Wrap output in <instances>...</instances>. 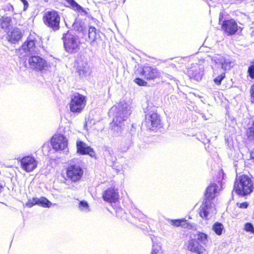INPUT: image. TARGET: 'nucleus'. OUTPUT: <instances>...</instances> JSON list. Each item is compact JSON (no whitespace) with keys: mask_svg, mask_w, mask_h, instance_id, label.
Wrapping results in <instances>:
<instances>
[{"mask_svg":"<svg viewBox=\"0 0 254 254\" xmlns=\"http://www.w3.org/2000/svg\"><path fill=\"white\" fill-rule=\"evenodd\" d=\"M79 208L80 210L84 212H88L89 211V205L88 203L84 200L80 201L79 203Z\"/></svg>","mask_w":254,"mask_h":254,"instance_id":"obj_31","label":"nucleus"},{"mask_svg":"<svg viewBox=\"0 0 254 254\" xmlns=\"http://www.w3.org/2000/svg\"><path fill=\"white\" fill-rule=\"evenodd\" d=\"M194 237V239L202 244H206L208 242V235L204 233L198 232L195 235Z\"/></svg>","mask_w":254,"mask_h":254,"instance_id":"obj_28","label":"nucleus"},{"mask_svg":"<svg viewBox=\"0 0 254 254\" xmlns=\"http://www.w3.org/2000/svg\"><path fill=\"white\" fill-rule=\"evenodd\" d=\"M73 29L83 34L86 32V26L84 22L80 19H76L72 24Z\"/></svg>","mask_w":254,"mask_h":254,"instance_id":"obj_22","label":"nucleus"},{"mask_svg":"<svg viewBox=\"0 0 254 254\" xmlns=\"http://www.w3.org/2000/svg\"><path fill=\"white\" fill-rule=\"evenodd\" d=\"M250 159L254 162V149L250 152Z\"/></svg>","mask_w":254,"mask_h":254,"instance_id":"obj_44","label":"nucleus"},{"mask_svg":"<svg viewBox=\"0 0 254 254\" xmlns=\"http://www.w3.org/2000/svg\"><path fill=\"white\" fill-rule=\"evenodd\" d=\"M35 197H33L31 199H29L28 201L25 204L26 206L30 208L33 206L34 205H36V204L35 203Z\"/></svg>","mask_w":254,"mask_h":254,"instance_id":"obj_38","label":"nucleus"},{"mask_svg":"<svg viewBox=\"0 0 254 254\" xmlns=\"http://www.w3.org/2000/svg\"><path fill=\"white\" fill-rule=\"evenodd\" d=\"M186 221L185 219L170 220V223L173 226L179 227L182 225V222H185Z\"/></svg>","mask_w":254,"mask_h":254,"instance_id":"obj_33","label":"nucleus"},{"mask_svg":"<svg viewBox=\"0 0 254 254\" xmlns=\"http://www.w3.org/2000/svg\"><path fill=\"white\" fill-rule=\"evenodd\" d=\"M212 229L217 235H221L224 230V226L221 223L215 222L212 227Z\"/></svg>","mask_w":254,"mask_h":254,"instance_id":"obj_29","label":"nucleus"},{"mask_svg":"<svg viewBox=\"0 0 254 254\" xmlns=\"http://www.w3.org/2000/svg\"><path fill=\"white\" fill-rule=\"evenodd\" d=\"M62 39L66 52L73 54L79 50L80 42L77 36L68 31L63 34Z\"/></svg>","mask_w":254,"mask_h":254,"instance_id":"obj_4","label":"nucleus"},{"mask_svg":"<svg viewBox=\"0 0 254 254\" xmlns=\"http://www.w3.org/2000/svg\"><path fill=\"white\" fill-rule=\"evenodd\" d=\"M251 94L253 98L254 99V84L252 85L251 89Z\"/></svg>","mask_w":254,"mask_h":254,"instance_id":"obj_43","label":"nucleus"},{"mask_svg":"<svg viewBox=\"0 0 254 254\" xmlns=\"http://www.w3.org/2000/svg\"><path fill=\"white\" fill-rule=\"evenodd\" d=\"M248 72L249 76L252 79H254V65H251L249 67Z\"/></svg>","mask_w":254,"mask_h":254,"instance_id":"obj_36","label":"nucleus"},{"mask_svg":"<svg viewBox=\"0 0 254 254\" xmlns=\"http://www.w3.org/2000/svg\"><path fill=\"white\" fill-rule=\"evenodd\" d=\"M125 1H126V0H123V2H124V3H125Z\"/></svg>","mask_w":254,"mask_h":254,"instance_id":"obj_47","label":"nucleus"},{"mask_svg":"<svg viewBox=\"0 0 254 254\" xmlns=\"http://www.w3.org/2000/svg\"><path fill=\"white\" fill-rule=\"evenodd\" d=\"M11 19L10 17L2 16L0 18V25L2 29L7 32L11 26Z\"/></svg>","mask_w":254,"mask_h":254,"instance_id":"obj_25","label":"nucleus"},{"mask_svg":"<svg viewBox=\"0 0 254 254\" xmlns=\"http://www.w3.org/2000/svg\"><path fill=\"white\" fill-rule=\"evenodd\" d=\"M20 1L23 3L24 5L23 10H26L29 5L28 1L26 0H20Z\"/></svg>","mask_w":254,"mask_h":254,"instance_id":"obj_41","label":"nucleus"},{"mask_svg":"<svg viewBox=\"0 0 254 254\" xmlns=\"http://www.w3.org/2000/svg\"><path fill=\"white\" fill-rule=\"evenodd\" d=\"M188 73L190 78L199 81L203 76V70L200 65L196 64L191 67L188 70Z\"/></svg>","mask_w":254,"mask_h":254,"instance_id":"obj_18","label":"nucleus"},{"mask_svg":"<svg viewBox=\"0 0 254 254\" xmlns=\"http://www.w3.org/2000/svg\"><path fill=\"white\" fill-rule=\"evenodd\" d=\"M244 229L247 232H250L252 234H254V227L251 223H246L245 224Z\"/></svg>","mask_w":254,"mask_h":254,"instance_id":"obj_34","label":"nucleus"},{"mask_svg":"<svg viewBox=\"0 0 254 254\" xmlns=\"http://www.w3.org/2000/svg\"><path fill=\"white\" fill-rule=\"evenodd\" d=\"M187 250L197 254H203L205 249L195 239H190L187 243Z\"/></svg>","mask_w":254,"mask_h":254,"instance_id":"obj_15","label":"nucleus"},{"mask_svg":"<svg viewBox=\"0 0 254 254\" xmlns=\"http://www.w3.org/2000/svg\"><path fill=\"white\" fill-rule=\"evenodd\" d=\"M77 71L81 76H86L90 73V68L86 63L82 65H79L77 68Z\"/></svg>","mask_w":254,"mask_h":254,"instance_id":"obj_27","label":"nucleus"},{"mask_svg":"<svg viewBox=\"0 0 254 254\" xmlns=\"http://www.w3.org/2000/svg\"><path fill=\"white\" fill-rule=\"evenodd\" d=\"M66 173L68 180L72 182H76L81 179L83 171L79 166L70 165L67 167Z\"/></svg>","mask_w":254,"mask_h":254,"instance_id":"obj_8","label":"nucleus"},{"mask_svg":"<svg viewBox=\"0 0 254 254\" xmlns=\"http://www.w3.org/2000/svg\"><path fill=\"white\" fill-rule=\"evenodd\" d=\"M22 34L18 28H14L11 32L7 31V37L8 41L11 43H15L21 39Z\"/></svg>","mask_w":254,"mask_h":254,"instance_id":"obj_21","label":"nucleus"},{"mask_svg":"<svg viewBox=\"0 0 254 254\" xmlns=\"http://www.w3.org/2000/svg\"><path fill=\"white\" fill-rule=\"evenodd\" d=\"M217 183L218 184L215 183H211L207 188L205 192V198L199 208V215L205 220L209 219L212 214L216 213L214 204L212 201L219 190L218 185H220L219 181H218Z\"/></svg>","mask_w":254,"mask_h":254,"instance_id":"obj_1","label":"nucleus"},{"mask_svg":"<svg viewBox=\"0 0 254 254\" xmlns=\"http://www.w3.org/2000/svg\"><path fill=\"white\" fill-rule=\"evenodd\" d=\"M28 63L31 68L37 71L42 70L46 65V61L38 56H30Z\"/></svg>","mask_w":254,"mask_h":254,"instance_id":"obj_12","label":"nucleus"},{"mask_svg":"<svg viewBox=\"0 0 254 254\" xmlns=\"http://www.w3.org/2000/svg\"><path fill=\"white\" fill-rule=\"evenodd\" d=\"M118 193L112 188L106 190L103 194L104 200L110 202H115L118 199Z\"/></svg>","mask_w":254,"mask_h":254,"instance_id":"obj_20","label":"nucleus"},{"mask_svg":"<svg viewBox=\"0 0 254 254\" xmlns=\"http://www.w3.org/2000/svg\"><path fill=\"white\" fill-rule=\"evenodd\" d=\"M21 168L26 172H31L34 170L38 165V161L32 155H27L19 160Z\"/></svg>","mask_w":254,"mask_h":254,"instance_id":"obj_9","label":"nucleus"},{"mask_svg":"<svg viewBox=\"0 0 254 254\" xmlns=\"http://www.w3.org/2000/svg\"><path fill=\"white\" fill-rule=\"evenodd\" d=\"M239 207L241 208H247L249 205L248 202H244L240 204H237Z\"/></svg>","mask_w":254,"mask_h":254,"instance_id":"obj_40","label":"nucleus"},{"mask_svg":"<svg viewBox=\"0 0 254 254\" xmlns=\"http://www.w3.org/2000/svg\"><path fill=\"white\" fill-rule=\"evenodd\" d=\"M114 113L112 126L120 127L123 123L127 120L130 115V107L125 101H121L110 109L109 113Z\"/></svg>","mask_w":254,"mask_h":254,"instance_id":"obj_2","label":"nucleus"},{"mask_svg":"<svg viewBox=\"0 0 254 254\" xmlns=\"http://www.w3.org/2000/svg\"><path fill=\"white\" fill-rule=\"evenodd\" d=\"M99 32L93 26H90L88 29V38L91 41V44H93L94 42L99 38Z\"/></svg>","mask_w":254,"mask_h":254,"instance_id":"obj_24","label":"nucleus"},{"mask_svg":"<svg viewBox=\"0 0 254 254\" xmlns=\"http://www.w3.org/2000/svg\"><path fill=\"white\" fill-rule=\"evenodd\" d=\"M35 42V38L31 35H30L27 38V40L22 45L21 50L25 53L28 52L32 54V53L36 52Z\"/></svg>","mask_w":254,"mask_h":254,"instance_id":"obj_19","label":"nucleus"},{"mask_svg":"<svg viewBox=\"0 0 254 254\" xmlns=\"http://www.w3.org/2000/svg\"><path fill=\"white\" fill-rule=\"evenodd\" d=\"M215 75L216 73L214 72L213 76L214 77V78L213 79V81L214 83L217 85H220L222 81L225 77V72H222L219 75L215 76Z\"/></svg>","mask_w":254,"mask_h":254,"instance_id":"obj_30","label":"nucleus"},{"mask_svg":"<svg viewBox=\"0 0 254 254\" xmlns=\"http://www.w3.org/2000/svg\"><path fill=\"white\" fill-rule=\"evenodd\" d=\"M145 126L150 130H154L162 127L160 115L156 112L150 111L145 115Z\"/></svg>","mask_w":254,"mask_h":254,"instance_id":"obj_7","label":"nucleus"},{"mask_svg":"<svg viewBox=\"0 0 254 254\" xmlns=\"http://www.w3.org/2000/svg\"><path fill=\"white\" fill-rule=\"evenodd\" d=\"M125 214V213L124 210L121 208H119L116 210V215L117 217H120L122 218H125L124 217Z\"/></svg>","mask_w":254,"mask_h":254,"instance_id":"obj_37","label":"nucleus"},{"mask_svg":"<svg viewBox=\"0 0 254 254\" xmlns=\"http://www.w3.org/2000/svg\"><path fill=\"white\" fill-rule=\"evenodd\" d=\"M70 5L72 8L76 10L78 13L82 15H86L87 12L82 6L79 5L74 0H65Z\"/></svg>","mask_w":254,"mask_h":254,"instance_id":"obj_23","label":"nucleus"},{"mask_svg":"<svg viewBox=\"0 0 254 254\" xmlns=\"http://www.w3.org/2000/svg\"><path fill=\"white\" fill-rule=\"evenodd\" d=\"M222 29L227 35L235 34L238 30V25L233 19L223 21Z\"/></svg>","mask_w":254,"mask_h":254,"instance_id":"obj_16","label":"nucleus"},{"mask_svg":"<svg viewBox=\"0 0 254 254\" xmlns=\"http://www.w3.org/2000/svg\"><path fill=\"white\" fill-rule=\"evenodd\" d=\"M140 74L147 80H153L161 76V72L155 68L148 66L143 67Z\"/></svg>","mask_w":254,"mask_h":254,"instance_id":"obj_14","label":"nucleus"},{"mask_svg":"<svg viewBox=\"0 0 254 254\" xmlns=\"http://www.w3.org/2000/svg\"><path fill=\"white\" fill-rule=\"evenodd\" d=\"M103 156L107 163L112 164L117 160V158L113 149L108 145H104L102 147Z\"/></svg>","mask_w":254,"mask_h":254,"instance_id":"obj_17","label":"nucleus"},{"mask_svg":"<svg viewBox=\"0 0 254 254\" xmlns=\"http://www.w3.org/2000/svg\"><path fill=\"white\" fill-rule=\"evenodd\" d=\"M11 7L12 9H13V6L12 5H11Z\"/></svg>","mask_w":254,"mask_h":254,"instance_id":"obj_46","label":"nucleus"},{"mask_svg":"<svg viewBox=\"0 0 254 254\" xmlns=\"http://www.w3.org/2000/svg\"><path fill=\"white\" fill-rule=\"evenodd\" d=\"M3 189V187L0 184V193L2 191Z\"/></svg>","mask_w":254,"mask_h":254,"instance_id":"obj_45","label":"nucleus"},{"mask_svg":"<svg viewBox=\"0 0 254 254\" xmlns=\"http://www.w3.org/2000/svg\"><path fill=\"white\" fill-rule=\"evenodd\" d=\"M44 24L54 31L60 29L61 17L58 11L56 10L49 11L46 12L43 16Z\"/></svg>","mask_w":254,"mask_h":254,"instance_id":"obj_5","label":"nucleus"},{"mask_svg":"<svg viewBox=\"0 0 254 254\" xmlns=\"http://www.w3.org/2000/svg\"><path fill=\"white\" fill-rule=\"evenodd\" d=\"M254 184L247 175L237 177L234 185V190L239 195L245 196L250 194L253 190Z\"/></svg>","mask_w":254,"mask_h":254,"instance_id":"obj_3","label":"nucleus"},{"mask_svg":"<svg viewBox=\"0 0 254 254\" xmlns=\"http://www.w3.org/2000/svg\"><path fill=\"white\" fill-rule=\"evenodd\" d=\"M247 136L250 141L254 142V124L249 128L247 131Z\"/></svg>","mask_w":254,"mask_h":254,"instance_id":"obj_32","label":"nucleus"},{"mask_svg":"<svg viewBox=\"0 0 254 254\" xmlns=\"http://www.w3.org/2000/svg\"><path fill=\"white\" fill-rule=\"evenodd\" d=\"M76 148L77 153L79 155H89L92 158H96V153L94 149L82 141H76Z\"/></svg>","mask_w":254,"mask_h":254,"instance_id":"obj_13","label":"nucleus"},{"mask_svg":"<svg viewBox=\"0 0 254 254\" xmlns=\"http://www.w3.org/2000/svg\"><path fill=\"white\" fill-rule=\"evenodd\" d=\"M51 145L56 151L64 150L67 147V140L63 134L55 135L51 138Z\"/></svg>","mask_w":254,"mask_h":254,"instance_id":"obj_11","label":"nucleus"},{"mask_svg":"<svg viewBox=\"0 0 254 254\" xmlns=\"http://www.w3.org/2000/svg\"><path fill=\"white\" fill-rule=\"evenodd\" d=\"M35 201L36 205L43 207L49 208L52 205V202L50 201L45 197H41L40 198L35 197Z\"/></svg>","mask_w":254,"mask_h":254,"instance_id":"obj_26","label":"nucleus"},{"mask_svg":"<svg viewBox=\"0 0 254 254\" xmlns=\"http://www.w3.org/2000/svg\"><path fill=\"white\" fill-rule=\"evenodd\" d=\"M134 81L139 86H146L147 85V82L140 78H135Z\"/></svg>","mask_w":254,"mask_h":254,"instance_id":"obj_35","label":"nucleus"},{"mask_svg":"<svg viewBox=\"0 0 254 254\" xmlns=\"http://www.w3.org/2000/svg\"><path fill=\"white\" fill-rule=\"evenodd\" d=\"M160 249V247L158 245H153L151 254H157Z\"/></svg>","mask_w":254,"mask_h":254,"instance_id":"obj_39","label":"nucleus"},{"mask_svg":"<svg viewBox=\"0 0 254 254\" xmlns=\"http://www.w3.org/2000/svg\"><path fill=\"white\" fill-rule=\"evenodd\" d=\"M161 77H162V78H163V77H167L170 80H172L173 78L172 75L164 73H161Z\"/></svg>","mask_w":254,"mask_h":254,"instance_id":"obj_42","label":"nucleus"},{"mask_svg":"<svg viewBox=\"0 0 254 254\" xmlns=\"http://www.w3.org/2000/svg\"><path fill=\"white\" fill-rule=\"evenodd\" d=\"M211 60L216 65L220 66L224 70H230L234 65L231 60L220 55L213 56Z\"/></svg>","mask_w":254,"mask_h":254,"instance_id":"obj_10","label":"nucleus"},{"mask_svg":"<svg viewBox=\"0 0 254 254\" xmlns=\"http://www.w3.org/2000/svg\"><path fill=\"white\" fill-rule=\"evenodd\" d=\"M85 96L78 93H75L71 96L69 104L70 110L71 112L80 113L86 105Z\"/></svg>","mask_w":254,"mask_h":254,"instance_id":"obj_6","label":"nucleus"}]
</instances>
